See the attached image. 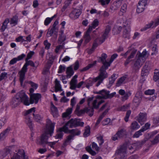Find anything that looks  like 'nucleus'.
Returning a JSON list of instances; mask_svg holds the SVG:
<instances>
[{"label": "nucleus", "instance_id": "cd10ccee", "mask_svg": "<svg viewBox=\"0 0 159 159\" xmlns=\"http://www.w3.org/2000/svg\"><path fill=\"white\" fill-rule=\"evenodd\" d=\"M141 99V95L139 93H136L134 97L133 102L134 103H136L137 105H139Z\"/></svg>", "mask_w": 159, "mask_h": 159}, {"label": "nucleus", "instance_id": "f257e3e1", "mask_svg": "<svg viewBox=\"0 0 159 159\" xmlns=\"http://www.w3.org/2000/svg\"><path fill=\"white\" fill-rule=\"evenodd\" d=\"M55 123H52L49 119L47 120L46 129L44 133L42 134L39 139L37 140V143L43 147L48 143V138L51 136L53 132Z\"/></svg>", "mask_w": 159, "mask_h": 159}, {"label": "nucleus", "instance_id": "5fc2aeb1", "mask_svg": "<svg viewBox=\"0 0 159 159\" xmlns=\"http://www.w3.org/2000/svg\"><path fill=\"white\" fill-rule=\"evenodd\" d=\"M159 79V71L155 72L153 76V80L155 82L158 80Z\"/></svg>", "mask_w": 159, "mask_h": 159}, {"label": "nucleus", "instance_id": "4468645a", "mask_svg": "<svg viewBox=\"0 0 159 159\" xmlns=\"http://www.w3.org/2000/svg\"><path fill=\"white\" fill-rule=\"evenodd\" d=\"M30 96V99H29V104L33 103L37 104L41 98V94L38 93L31 94Z\"/></svg>", "mask_w": 159, "mask_h": 159}, {"label": "nucleus", "instance_id": "412c9836", "mask_svg": "<svg viewBox=\"0 0 159 159\" xmlns=\"http://www.w3.org/2000/svg\"><path fill=\"white\" fill-rule=\"evenodd\" d=\"M77 77V75H75L70 81V88L71 89L74 90L76 88V85L77 83L76 79Z\"/></svg>", "mask_w": 159, "mask_h": 159}, {"label": "nucleus", "instance_id": "3c124183", "mask_svg": "<svg viewBox=\"0 0 159 159\" xmlns=\"http://www.w3.org/2000/svg\"><path fill=\"white\" fill-rule=\"evenodd\" d=\"M97 139L98 140L100 147H101L102 143H104V140L102 137L100 136L97 137Z\"/></svg>", "mask_w": 159, "mask_h": 159}, {"label": "nucleus", "instance_id": "680f3d73", "mask_svg": "<svg viewBox=\"0 0 159 159\" xmlns=\"http://www.w3.org/2000/svg\"><path fill=\"white\" fill-rule=\"evenodd\" d=\"M152 120L153 123L155 125H157L159 123V116L154 117L153 118Z\"/></svg>", "mask_w": 159, "mask_h": 159}, {"label": "nucleus", "instance_id": "ddd939ff", "mask_svg": "<svg viewBox=\"0 0 159 159\" xmlns=\"http://www.w3.org/2000/svg\"><path fill=\"white\" fill-rule=\"evenodd\" d=\"M130 24L129 22L126 21L124 26L123 36L124 38L127 39H129L130 37Z\"/></svg>", "mask_w": 159, "mask_h": 159}, {"label": "nucleus", "instance_id": "aec40b11", "mask_svg": "<svg viewBox=\"0 0 159 159\" xmlns=\"http://www.w3.org/2000/svg\"><path fill=\"white\" fill-rule=\"evenodd\" d=\"M35 63L37 64V66H35L34 63L33 61H32L27 60V61H26V63H25V64H24V66L22 68L27 70V67L28 66L30 65L31 66L35 67V69L34 70H33V71H34L37 68V67L38 66V64H39L38 62L37 63L36 62H35ZM33 69V70H34V69Z\"/></svg>", "mask_w": 159, "mask_h": 159}, {"label": "nucleus", "instance_id": "79ce46f5", "mask_svg": "<svg viewBox=\"0 0 159 159\" xmlns=\"http://www.w3.org/2000/svg\"><path fill=\"white\" fill-rule=\"evenodd\" d=\"M90 133V128L89 126L85 127V131L84 133V137H86L89 136Z\"/></svg>", "mask_w": 159, "mask_h": 159}, {"label": "nucleus", "instance_id": "1a4fd4ad", "mask_svg": "<svg viewBox=\"0 0 159 159\" xmlns=\"http://www.w3.org/2000/svg\"><path fill=\"white\" fill-rule=\"evenodd\" d=\"M126 129H121L118 131L112 137L111 139L113 141L121 139L126 135Z\"/></svg>", "mask_w": 159, "mask_h": 159}, {"label": "nucleus", "instance_id": "774afa93", "mask_svg": "<svg viewBox=\"0 0 159 159\" xmlns=\"http://www.w3.org/2000/svg\"><path fill=\"white\" fill-rule=\"evenodd\" d=\"M127 9V5L125 4H124L121 7L120 9V11L123 13H124L126 12Z\"/></svg>", "mask_w": 159, "mask_h": 159}, {"label": "nucleus", "instance_id": "5701e85b", "mask_svg": "<svg viewBox=\"0 0 159 159\" xmlns=\"http://www.w3.org/2000/svg\"><path fill=\"white\" fill-rule=\"evenodd\" d=\"M91 29L90 28L89 29H88L87 30L84 36V43L86 44L88 43L90 40L91 38L89 35L90 33L91 32L90 30Z\"/></svg>", "mask_w": 159, "mask_h": 159}, {"label": "nucleus", "instance_id": "e2e57ef3", "mask_svg": "<svg viewBox=\"0 0 159 159\" xmlns=\"http://www.w3.org/2000/svg\"><path fill=\"white\" fill-rule=\"evenodd\" d=\"M34 52L33 51H30L27 55V57L25 59V61L28 60L29 59H30L32 56L34 55Z\"/></svg>", "mask_w": 159, "mask_h": 159}, {"label": "nucleus", "instance_id": "603ef678", "mask_svg": "<svg viewBox=\"0 0 159 159\" xmlns=\"http://www.w3.org/2000/svg\"><path fill=\"white\" fill-rule=\"evenodd\" d=\"M155 92L154 89H148L145 92V94L146 95H151L153 94Z\"/></svg>", "mask_w": 159, "mask_h": 159}, {"label": "nucleus", "instance_id": "de8ad7c7", "mask_svg": "<svg viewBox=\"0 0 159 159\" xmlns=\"http://www.w3.org/2000/svg\"><path fill=\"white\" fill-rule=\"evenodd\" d=\"M70 3L69 1H66L64 3V5L63 6V7L61 9V11L62 12H64L66 8L68 7V6L70 4Z\"/></svg>", "mask_w": 159, "mask_h": 159}, {"label": "nucleus", "instance_id": "e433bc0d", "mask_svg": "<svg viewBox=\"0 0 159 159\" xmlns=\"http://www.w3.org/2000/svg\"><path fill=\"white\" fill-rule=\"evenodd\" d=\"M56 15H55L51 18L47 17L44 20V24L45 25L47 26L50 23L51 21L53 20V18L56 16Z\"/></svg>", "mask_w": 159, "mask_h": 159}, {"label": "nucleus", "instance_id": "4d7b16f0", "mask_svg": "<svg viewBox=\"0 0 159 159\" xmlns=\"http://www.w3.org/2000/svg\"><path fill=\"white\" fill-rule=\"evenodd\" d=\"M60 128H59V131L60 132L57 133L55 136L56 139H61L63 137V133H62L61 132L63 131H60Z\"/></svg>", "mask_w": 159, "mask_h": 159}, {"label": "nucleus", "instance_id": "473e14b6", "mask_svg": "<svg viewBox=\"0 0 159 159\" xmlns=\"http://www.w3.org/2000/svg\"><path fill=\"white\" fill-rule=\"evenodd\" d=\"M127 77V75H125L120 78L116 83L117 86H120L122 84L124 83V81L126 79Z\"/></svg>", "mask_w": 159, "mask_h": 159}, {"label": "nucleus", "instance_id": "6ab92c4d", "mask_svg": "<svg viewBox=\"0 0 159 159\" xmlns=\"http://www.w3.org/2000/svg\"><path fill=\"white\" fill-rule=\"evenodd\" d=\"M51 113L53 117H57L58 116V110L57 107L51 102L50 106Z\"/></svg>", "mask_w": 159, "mask_h": 159}, {"label": "nucleus", "instance_id": "7c9ffc66", "mask_svg": "<svg viewBox=\"0 0 159 159\" xmlns=\"http://www.w3.org/2000/svg\"><path fill=\"white\" fill-rule=\"evenodd\" d=\"M25 121L26 123L29 127L30 129L32 130L33 128V123L32 121L28 116H26Z\"/></svg>", "mask_w": 159, "mask_h": 159}, {"label": "nucleus", "instance_id": "ea45409f", "mask_svg": "<svg viewBox=\"0 0 159 159\" xmlns=\"http://www.w3.org/2000/svg\"><path fill=\"white\" fill-rule=\"evenodd\" d=\"M153 26V22L152 21L150 23L146 25L144 27L141 29L142 31H144L147 30V29L150 28L152 26Z\"/></svg>", "mask_w": 159, "mask_h": 159}, {"label": "nucleus", "instance_id": "69168bd1", "mask_svg": "<svg viewBox=\"0 0 159 159\" xmlns=\"http://www.w3.org/2000/svg\"><path fill=\"white\" fill-rule=\"evenodd\" d=\"M159 142V134L156 136L152 142L153 144H156Z\"/></svg>", "mask_w": 159, "mask_h": 159}, {"label": "nucleus", "instance_id": "9d476101", "mask_svg": "<svg viewBox=\"0 0 159 159\" xmlns=\"http://www.w3.org/2000/svg\"><path fill=\"white\" fill-rule=\"evenodd\" d=\"M82 8L83 6L81 5L79 8L73 9L69 14L70 17L73 20L78 18L81 13Z\"/></svg>", "mask_w": 159, "mask_h": 159}, {"label": "nucleus", "instance_id": "2f4dec72", "mask_svg": "<svg viewBox=\"0 0 159 159\" xmlns=\"http://www.w3.org/2000/svg\"><path fill=\"white\" fill-rule=\"evenodd\" d=\"M99 24V21L97 19H95L93 22L91 24V26H89V28H90L91 29L90 31H91L93 29H95L97 26H98Z\"/></svg>", "mask_w": 159, "mask_h": 159}, {"label": "nucleus", "instance_id": "6e6d98bb", "mask_svg": "<svg viewBox=\"0 0 159 159\" xmlns=\"http://www.w3.org/2000/svg\"><path fill=\"white\" fill-rule=\"evenodd\" d=\"M131 113V111L130 110L126 112L125 116L124 118V120L126 122L128 121L129 118L130 116Z\"/></svg>", "mask_w": 159, "mask_h": 159}, {"label": "nucleus", "instance_id": "f704fd0d", "mask_svg": "<svg viewBox=\"0 0 159 159\" xmlns=\"http://www.w3.org/2000/svg\"><path fill=\"white\" fill-rule=\"evenodd\" d=\"M55 91H61V86L60 84V81L57 79H56L55 81Z\"/></svg>", "mask_w": 159, "mask_h": 159}, {"label": "nucleus", "instance_id": "7ed1b4c3", "mask_svg": "<svg viewBox=\"0 0 159 159\" xmlns=\"http://www.w3.org/2000/svg\"><path fill=\"white\" fill-rule=\"evenodd\" d=\"M21 102L25 105H29V98L23 91H21L18 93L12 98L11 105L12 107H16L19 105Z\"/></svg>", "mask_w": 159, "mask_h": 159}, {"label": "nucleus", "instance_id": "dca6fc26", "mask_svg": "<svg viewBox=\"0 0 159 159\" xmlns=\"http://www.w3.org/2000/svg\"><path fill=\"white\" fill-rule=\"evenodd\" d=\"M107 55L105 53H102L101 55V56L99 57L100 61H98L101 62L103 64L102 66H110V63L109 62L107 61L106 60V59L107 58Z\"/></svg>", "mask_w": 159, "mask_h": 159}, {"label": "nucleus", "instance_id": "338daca9", "mask_svg": "<svg viewBox=\"0 0 159 159\" xmlns=\"http://www.w3.org/2000/svg\"><path fill=\"white\" fill-rule=\"evenodd\" d=\"M85 112V108L83 109L79 110L75 113L79 116H81L82 114H84Z\"/></svg>", "mask_w": 159, "mask_h": 159}, {"label": "nucleus", "instance_id": "f8f14e48", "mask_svg": "<svg viewBox=\"0 0 159 159\" xmlns=\"http://www.w3.org/2000/svg\"><path fill=\"white\" fill-rule=\"evenodd\" d=\"M126 150V148L125 146L124 145L121 146L119 149L116 150L115 154L120 159L123 157H125Z\"/></svg>", "mask_w": 159, "mask_h": 159}, {"label": "nucleus", "instance_id": "4c0bfd02", "mask_svg": "<svg viewBox=\"0 0 159 159\" xmlns=\"http://www.w3.org/2000/svg\"><path fill=\"white\" fill-rule=\"evenodd\" d=\"M72 108L67 109L66 111L62 114V116L63 117H66L69 116L72 111Z\"/></svg>", "mask_w": 159, "mask_h": 159}, {"label": "nucleus", "instance_id": "423d86ee", "mask_svg": "<svg viewBox=\"0 0 159 159\" xmlns=\"http://www.w3.org/2000/svg\"><path fill=\"white\" fill-rule=\"evenodd\" d=\"M108 67L102 66L99 70V75L93 79V82H98L96 84V86H98L102 82L103 80L107 77L108 74L106 71V70L108 69Z\"/></svg>", "mask_w": 159, "mask_h": 159}, {"label": "nucleus", "instance_id": "2eb2a0df", "mask_svg": "<svg viewBox=\"0 0 159 159\" xmlns=\"http://www.w3.org/2000/svg\"><path fill=\"white\" fill-rule=\"evenodd\" d=\"M148 0H141L138 3L136 11L140 13L144 11L145 6L147 5Z\"/></svg>", "mask_w": 159, "mask_h": 159}, {"label": "nucleus", "instance_id": "4be33fe9", "mask_svg": "<svg viewBox=\"0 0 159 159\" xmlns=\"http://www.w3.org/2000/svg\"><path fill=\"white\" fill-rule=\"evenodd\" d=\"M25 57V55L24 54H22L20 55L19 56L17 57L14 58L11 60L9 62L10 65H13L16 63L18 61L22 60Z\"/></svg>", "mask_w": 159, "mask_h": 159}, {"label": "nucleus", "instance_id": "864d4df0", "mask_svg": "<svg viewBox=\"0 0 159 159\" xmlns=\"http://www.w3.org/2000/svg\"><path fill=\"white\" fill-rule=\"evenodd\" d=\"M153 23V27H156L157 26L159 25V16H158L157 18L155 19L153 21H152Z\"/></svg>", "mask_w": 159, "mask_h": 159}, {"label": "nucleus", "instance_id": "6e6552de", "mask_svg": "<svg viewBox=\"0 0 159 159\" xmlns=\"http://www.w3.org/2000/svg\"><path fill=\"white\" fill-rule=\"evenodd\" d=\"M68 132L70 133L71 134L68 136L66 137V139L64 142L63 144L64 146H66L70 142V141L73 139V138L75 135H79L80 134V131L78 129H72L71 130H69Z\"/></svg>", "mask_w": 159, "mask_h": 159}, {"label": "nucleus", "instance_id": "0e129e2a", "mask_svg": "<svg viewBox=\"0 0 159 159\" xmlns=\"http://www.w3.org/2000/svg\"><path fill=\"white\" fill-rule=\"evenodd\" d=\"M131 93L130 92H128L125 94V95L122 97V100L123 101H125V100L127 99L128 97L131 95Z\"/></svg>", "mask_w": 159, "mask_h": 159}, {"label": "nucleus", "instance_id": "c756f323", "mask_svg": "<svg viewBox=\"0 0 159 159\" xmlns=\"http://www.w3.org/2000/svg\"><path fill=\"white\" fill-rule=\"evenodd\" d=\"M66 77L67 78H70L74 74V71L72 68L70 66L67 68L66 71Z\"/></svg>", "mask_w": 159, "mask_h": 159}, {"label": "nucleus", "instance_id": "c85d7f7f", "mask_svg": "<svg viewBox=\"0 0 159 159\" xmlns=\"http://www.w3.org/2000/svg\"><path fill=\"white\" fill-rule=\"evenodd\" d=\"M9 22V20L8 18L6 19L2 23V26L0 29L1 32H2L5 31L7 28V24Z\"/></svg>", "mask_w": 159, "mask_h": 159}, {"label": "nucleus", "instance_id": "a18cd8bd", "mask_svg": "<svg viewBox=\"0 0 159 159\" xmlns=\"http://www.w3.org/2000/svg\"><path fill=\"white\" fill-rule=\"evenodd\" d=\"M35 107H33L28 110L26 111L25 112L24 115L26 116H27L31 113H33V114L35 112Z\"/></svg>", "mask_w": 159, "mask_h": 159}, {"label": "nucleus", "instance_id": "f03ea898", "mask_svg": "<svg viewBox=\"0 0 159 159\" xmlns=\"http://www.w3.org/2000/svg\"><path fill=\"white\" fill-rule=\"evenodd\" d=\"M109 91L105 89H102L95 93L97 94H100L101 95H97L96 97V99L93 102V106L94 108H98L102 103L104 102V101L101 100L102 98L107 99L111 98L114 96L116 94L115 92L110 94Z\"/></svg>", "mask_w": 159, "mask_h": 159}, {"label": "nucleus", "instance_id": "bb28decb", "mask_svg": "<svg viewBox=\"0 0 159 159\" xmlns=\"http://www.w3.org/2000/svg\"><path fill=\"white\" fill-rule=\"evenodd\" d=\"M58 31V27L54 28L53 27H52V28L48 32L47 34H48L50 36H52L53 33L54 34L57 36Z\"/></svg>", "mask_w": 159, "mask_h": 159}, {"label": "nucleus", "instance_id": "13d9d810", "mask_svg": "<svg viewBox=\"0 0 159 159\" xmlns=\"http://www.w3.org/2000/svg\"><path fill=\"white\" fill-rule=\"evenodd\" d=\"M28 83L30 84L32 88H34L35 89H36L38 87V85L37 84H35L33 82L29 81L28 82Z\"/></svg>", "mask_w": 159, "mask_h": 159}, {"label": "nucleus", "instance_id": "a211bd4d", "mask_svg": "<svg viewBox=\"0 0 159 159\" xmlns=\"http://www.w3.org/2000/svg\"><path fill=\"white\" fill-rule=\"evenodd\" d=\"M27 70L23 68L18 73L19 75V80L21 86H22L23 82L25 79V75Z\"/></svg>", "mask_w": 159, "mask_h": 159}, {"label": "nucleus", "instance_id": "f3484780", "mask_svg": "<svg viewBox=\"0 0 159 159\" xmlns=\"http://www.w3.org/2000/svg\"><path fill=\"white\" fill-rule=\"evenodd\" d=\"M147 120V114L145 113H139L137 118V120L141 125L143 124Z\"/></svg>", "mask_w": 159, "mask_h": 159}, {"label": "nucleus", "instance_id": "72a5a7b5", "mask_svg": "<svg viewBox=\"0 0 159 159\" xmlns=\"http://www.w3.org/2000/svg\"><path fill=\"white\" fill-rule=\"evenodd\" d=\"M140 126L137 122L136 121L132 122L130 125L131 129L133 130H136L140 128Z\"/></svg>", "mask_w": 159, "mask_h": 159}, {"label": "nucleus", "instance_id": "393cba45", "mask_svg": "<svg viewBox=\"0 0 159 159\" xmlns=\"http://www.w3.org/2000/svg\"><path fill=\"white\" fill-rule=\"evenodd\" d=\"M11 130V128L8 127L4 131L0 134V139H4L7 136L9 131Z\"/></svg>", "mask_w": 159, "mask_h": 159}, {"label": "nucleus", "instance_id": "0eeeda50", "mask_svg": "<svg viewBox=\"0 0 159 159\" xmlns=\"http://www.w3.org/2000/svg\"><path fill=\"white\" fill-rule=\"evenodd\" d=\"M148 56L147 52L146 50H144L142 53H139L134 64V66L136 69H139L141 66Z\"/></svg>", "mask_w": 159, "mask_h": 159}, {"label": "nucleus", "instance_id": "c9c22d12", "mask_svg": "<svg viewBox=\"0 0 159 159\" xmlns=\"http://www.w3.org/2000/svg\"><path fill=\"white\" fill-rule=\"evenodd\" d=\"M148 66L146 64L143 66L142 70L141 75L142 76L146 75L148 74Z\"/></svg>", "mask_w": 159, "mask_h": 159}, {"label": "nucleus", "instance_id": "a878e982", "mask_svg": "<svg viewBox=\"0 0 159 159\" xmlns=\"http://www.w3.org/2000/svg\"><path fill=\"white\" fill-rule=\"evenodd\" d=\"M18 20V16L16 15H15L13 16L9 21L11 25H12L13 26H15L17 24Z\"/></svg>", "mask_w": 159, "mask_h": 159}, {"label": "nucleus", "instance_id": "58836bf2", "mask_svg": "<svg viewBox=\"0 0 159 159\" xmlns=\"http://www.w3.org/2000/svg\"><path fill=\"white\" fill-rule=\"evenodd\" d=\"M130 107V104H126L123 105V106L119 108L118 110L119 111H125L127 110Z\"/></svg>", "mask_w": 159, "mask_h": 159}, {"label": "nucleus", "instance_id": "c03bdc74", "mask_svg": "<svg viewBox=\"0 0 159 159\" xmlns=\"http://www.w3.org/2000/svg\"><path fill=\"white\" fill-rule=\"evenodd\" d=\"M33 115L34 116V120L37 122H40L42 119L40 116L38 114L35 115L34 113H33Z\"/></svg>", "mask_w": 159, "mask_h": 159}, {"label": "nucleus", "instance_id": "09e8293b", "mask_svg": "<svg viewBox=\"0 0 159 159\" xmlns=\"http://www.w3.org/2000/svg\"><path fill=\"white\" fill-rule=\"evenodd\" d=\"M150 126V124L149 123H147L145 125L143 126L141 129H142L143 132L147 130L149 128Z\"/></svg>", "mask_w": 159, "mask_h": 159}, {"label": "nucleus", "instance_id": "49530a36", "mask_svg": "<svg viewBox=\"0 0 159 159\" xmlns=\"http://www.w3.org/2000/svg\"><path fill=\"white\" fill-rule=\"evenodd\" d=\"M86 150L89 152L91 155L94 156L96 154V153L92 150L90 146H87L86 148Z\"/></svg>", "mask_w": 159, "mask_h": 159}, {"label": "nucleus", "instance_id": "052dcab7", "mask_svg": "<svg viewBox=\"0 0 159 159\" xmlns=\"http://www.w3.org/2000/svg\"><path fill=\"white\" fill-rule=\"evenodd\" d=\"M15 41L16 42H21L22 43L25 42V40L23 39V36H20L16 39Z\"/></svg>", "mask_w": 159, "mask_h": 159}, {"label": "nucleus", "instance_id": "37998d69", "mask_svg": "<svg viewBox=\"0 0 159 159\" xmlns=\"http://www.w3.org/2000/svg\"><path fill=\"white\" fill-rule=\"evenodd\" d=\"M118 75L116 74H114L112 75L110 78H109V84H112L115 81L116 79L117 78Z\"/></svg>", "mask_w": 159, "mask_h": 159}, {"label": "nucleus", "instance_id": "b1692460", "mask_svg": "<svg viewBox=\"0 0 159 159\" xmlns=\"http://www.w3.org/2000/svg\"><path fill=\"white\" fill-rule=\"evenodd\" d=\"M93 107H91L89 106V107H86L85 108V112H86L90 116H92L93 114L94 110L93 108H94L93 106V102L92 103Z\"/></svg>", "mask_w": 159, "mask_h": 159}, {"label": "nucleus", "instance_id": "20e7f679", "mask_svg": "<svg viewBox=\"0 0 159 159\" xmlns=\"http://www.w3.org/2000/svg\"><path fill=\"white\" fill-rule=\"evenodd\" d=\"M84 125V123L81 122L80 119H71L63 127L60 128V131H63L65 133H67L68 131V127L70 128H72L78 126H83Z\"/></svg>", "mask_w": 159, "mask_h": 159}, {"label": "nucleus", "instance_id": "a19ab883", "mask_svg": "<svg viewBox=\"0 0 159 159\" xmlns=\"http://www.w3.org/2000/svg\"><path fill=\"white\" fill-rule=\"evenodd\" d=\"M143 131L142 129H140L139 130L136 131L133 135V138H139L140 136L142 134V133L143 132Z\"/></svg>", "mask_w": 159, "mask_h": 159}, {"label": "nucleus", "instance_id": "9b49d317", "mask_svg": "<svg viewBox=\"0 0 159 159\" xmlns=\"http://www.w3.org/2000/svg\"><path fill=\"white\" fill-rule=\"evenodd\" d=\"M23 159H28L25 156L24 150H19L17 153H14L11 156V159H21V157Z\"/></svg>", "mask_w": 159, "mask_h": 159}, {"label": "nucleus", "instance_id": "39448f33", "mask_svg": "<svg viewBox=\"0 0 159 159\" xmlns=\"http://www.w3.org/2000/svg\"><path fill=\"white\" fill-rule=\"evenodd\" d=\"M111 27L110 25H107L105 29L104 32L102 37L98 38L94 41L92 47L93 49H95L98 46L103 43L108 37V34L111 30Z\"/></svg>", "mask_w": 159, "mask_h": 159}, {"label": "nucleus", "instance_id": "8fccbe9b", "mask_svg": "<svg viewBox=\"0 0 159 159\" xmlns=\"http://www.w3.org/2000/svg\"><path fill=\"white\" fill-rule=\"evenodd\" d=\"M152 51L153 52L151 53L152 55H156L157 53V46L156 45H154L152 48Z\"/></svg>", "mask_w": 159, "mask_h": 159}, {"label": "nucleus", "instance_id": "bf43d9fd", "mask_svg": "<svg viewBox=\"0 0 159 159\" xmlns=\"http://www.w3.org/2000/svg\"><path fill=\"white\" fill-rule=\"evenodd\" d=\"M44 44L45 46V48L46 49H48L50 48L51 44L49 43L48 42L47 40L44 41Z\"/></svg>", "mask_w": 159, "mask_h": 159}]
</instances>
